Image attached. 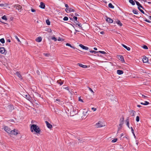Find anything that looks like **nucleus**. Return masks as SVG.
Segmentation results:
<instances>
[{
  "label": "nucleus",
  "instance_id": "nucleus-58",
  "mask_svg": "<svg viewBox=\"0 0 151 151\" xmlns=\"http://www.w3.org/2000/svg\"><path fill=\"white\" fill-rule=\"evenodd\" d=\"M127 126L129 128V122H127Z\"/></svg>",
  "mask_w": 151,
  "mask_h": 151
},
{
  "label": "nucleus",
  "instance_id": "nucleus-14",
  "mask_svg": "<svg viewBox=\"0 0 151 151\" xmlns=\"http://www.w3.org/2000/svg\"><path fill=\"white\" fill-rule=\"evenodd\" d=\"M5 51V50L4 47L0 48V52L2 54H4Z\"/></svg>",
  "mask_w": 151,
  "mask_h": 151
},
{
  "label": "nucleus",
  "instance_id": "nucleus-44",
  "mask_svg": "<svg viewBox=\"0 0 151 151\" xmlns=\"http://www.w3.org/2000/svg\"><path fill=\"white\" fill-rule=\"evenodd\" d=\"M140 8L141 7H138V9H139L140 11L142 12V13L144 14V11L142 10V9H140Z\"/></svg>",
  "mask_w": 151,
  "mask_h": 151
},
{
  "label": "nucleus",
  "instance_id": "nucleus-46",
  "mask_svg": "<svg viewBox=\"0 0 151 151\" xmlns=\"http://www.w3.org/2000/svg\"><path fill=\"white\" fill-rule=\"evenodd\" d=\"M88 89L93 94L94 92L93 90L90 88H88Z\"/></svg>",
  "mask_w": 151,
  "mask_h": 151
},
{
  "label": "nucleus",
  "instance_id": "nucleus-50",
  "mask_svg": "<svg viewBox=\"0 0 151 151\" xmlns=\"http://www.w3.org/2000/svg\"><path fill=\"white\" fill-rule=\"evenodd\" d=\"M144 104H145V105H147L148 104H149V103L147 101H145L144 103Z\"/></svg>",
  "mask_w": 151,
  "mask_h": 151
},
{
  "label": "nucleus",
  "instance_id": "nucleus-26",
  "mask_svg": "<svg viewBox=\"0 0 151 151\" xmlns=\"http://www.w3.org/2000/svg\"><path fill=\"white\" fill-rule=\"evenodd\" d=\"M136 3L137 5L138 6V7H141V8H142V6H141V4H140V3L139 2H138L137 1H136Z\"/></svg>",
  "mask_w": 151,
  "mask_h": 151
},
{
  "label": "nucleus",
  "instance_id": "nucleus-13",
  "mask_svg": "<svg viewBox=\"0 0 151 151\" xmlns=\"http://www.w3.org/2000/svg\"><path fill=\"white\" fill-rule=\"evenodd\" d=\"M79 46L83 49L85 50H88V47H86L82 44L79 45Z\"/></svg>",
  "mask_w": 151,
  "mask_h": 151
},
{
  "label": "nucleus",
  "instance_id": "nucleus-61",
  "mask_svg": "<svg viewBox=\"0 0 151 151\" xmlns=\"http://www.w3.org/2000/svg\"><path fill=\"white\" fill-rule=\"evenodd\" d=\"M140 104H141L143 105H145V104H144V103H142V102L140 103Z\"/></svg>",
  "mask_w": 151,
  "mask_h": 151
},
{
  "label": "nucleus",
  "instance_id": "nucleus-1",
  "mask_svg": "<svg viewBox=\"0 0 151 151\" xmlns=\"http://www.w3.org/2000/svg\"><path fill=\"white\" fill-rule=\"evenodd\" d=\"M31 131L32 132H34L35 134H40V130L38 126L35 124H32L30 127Z\"/></svg>",
  "mask_w": 151,
  "mask_h": 151
},
{
  "label": "nucleus",
  "instance_id": "nucleus-17",
  "mask_svg": "<svg viewBox=\"0 0 151 151\" xmlns=\"http://www.w3.org/2000/svg\"><path fill=\"white\" fill-rule=\"evenodd\" d=\"M42 38L40 37H38L37 38H36V40L37 42H40L42 41Z\"/></svg>",
  "mask_w": 151,
  "mask_h": 151
},
{
  "label": "nucleus",
  "instance_id": "nucleus-24",
  "mask_svg": "<svg viewBox=\"0 0 151 151\" xmlns=\"http://www.w3.org/2000/svg\"><path fill=\"white\" fill-rule=\"evenodd\" d=\"M131 131H132V133L134 138H136V136L135 135V134L134 133V130H133V128H132V127H131Z\"/></svg>",
  "mask_w": 151,
  "mask_h": 151
},
{
  "label": "nucleus",
  "instance_id": "nucleus-57",
  "mask_svg": "<svg viewBox=\"0 0 151 151\" xmlns=\"http://www.w3.org/2000/svg\"><path fill=\"white\" fill-rule=\"evenodd\" d=\"M4 6V4H0V6Z\"/></svg>",
  "mask_w": 151,
  "mask_h": 151
},
{
  "label": "nucleus",
  "instance_id": "nucleus-25",
  "mask_svg": "<svg viewBox=\"0 0 151 151\" xmlns=\"http://www.w3.org/2000/svg\"><path fill=\"white\" fill-rule=\"evenodd\" d=\"M109 7L113 9L114 8V6L111 3H109L108 5Z\"/></svg>",
  "mask_w": 151,
  "mask_h": 151
},
{
  "label": "nucleus",
  "instance_id": "nucleus-9",
  "mask_svg": "<svg viewBox=\"0 0 151 151\" xmlns=\"http://www.w3.org/2000/svg\"><path fill=\"white\" fill-rule=\"evenodd\" d=\"M106 20L107 22L110 23H112L113 22L111 19L107 17H106Z\"/></svg>",
  "mask_w": 151,
  "mask_h": 151
},
{
  "label": "nucleus",
  "instance_id": "nucleus-47",
  "mask_svg": "<svg viewBox=\"0 0 151 151\" xmlns=\"http://www.w3.org/2000/svg\"><path fill=\"white\" fill-rule=\"evenodd\" d=\"M143 47L144 49H148V47H147V46L145 45H144Z\"/></svg>",
  "mask_w": 151,
  "mask_h": 151
},
{
  "label": "nucleus",
  "instance_id": "nucleus-7",
  "mask_svg": "<svg viewBox=\"0 0 151 151\" xmlns=\"http://www.w3.org/2000/svg\"><path fill=\"white\" fill-rule=\"evenodd\" d=\"M4 129L8 133L10 134L11 130L8 127L5 126L4 128Z\"/></svg>",
  "mask_w": 151,
  "mask_h": 151
},
{
  "label": "nucleus",
  "instance_id": "nucleus-12",
  "mask_svg": "<svg viewBox=\"0 0 151 151\" xmlns=\"http://www.w3.org/2000/svg\"><path fill=\"white\" fill-rule=\"evenodd\" d=\"M142 61L144 63H147L148 61V59L147 57H145L142 58Z\"/></svg>",
  "mask_w": 151,
  "mask_h": 151
},
{
  "label": "nucleus",
  "instance_id": "nucleus-10",
  "mask_svg": "<svg viewBox=\"0 0 151 151\" xmlns=\"http://www.w3.org/2000/svg\"><path fill=\"white\" fill-rule=\"evenodd\" d=\"M55 102H56L58 104L60 105L62 104L63 103L62 101H60V100L59 99H56L55 100Z\"/></svg>",
  "mask_w": 151,
  "mask_h": 151
},
{
  "label": "nucleus",
  "instance_id": "nucleus-49",
  "mask_svg": "<svg viewBox=\"0 0 151 151\" xmlns=\"http://www.w3.org/2000/svg\"><path fill=\"white\" fill-rule=\"evenodd\" d=\"M47 31L48 32H52V30H51V29H50L48 28L47 30Z\"/></svg>",
  "mask_w": 151,
  "mask_h": 151
},
{
  "label": "nucleus",
  "instance_id": "nucleus-15",
  "mask_svg": "<svg viewBox=\"0 0 151 151\" xmlns=\"http://www.w3.org/2000/svg\"><path fill=\"white\" fill-rule=\"evenodd\" d=\"M15 75L16 76H17L19 79H22V76H21V75H20V74L19 72H17L15 73Z\"/></svg>",
  "mask_w": 151,
  "mask_h": 151
},
{
  "label": "nucleus",
  "instance_id": "nucleus-52",
  "mask_svg": "<svg viewBox=\"0 0 151 151\" xmlns=\"http://www.w3.org/2000/svg\"><path fill=\"white\" fill-rule=\"evenodd\" d=\"M73 18L75 20H77V17H73Z\"/></svg>",
  "mask_w": 151,
  "mask_h": 151
},
{
  "label": "nucleus",
  "instance_id": "nucleus-54",
  "mask_svg": "<svg viewBox=\"0 0 151 151\" xmlns=\"http://www.w3.org/2000/svg\"><path fill=\"white\" fill-rule=\"evenodd\" d=\"M145 21H146V22H149V23H150V21L147 19H146L145 20Z\"/></svg>",
  "mask_w": 151,
  "mask_h": 151
},
{
  "label": "nucleus",
  "instance_id": "nucleus-5",
  "mask_svg": "<svg viewBox=\"0 0 151 151\" xmlns=\"http://www.w3.org/2000/svg\"><path fill=\"white\" fill-rule=\"evenodd\" d=\"M19 134L18 131L17 130L14 129L13 130H11L10 134H14L16 135Z\"/></svg>",
  "mask_w": 151,
  "mask_h": 151
},
{
  "label": "nucleus",
  "instance_id": "nucleus-53",
  "mask_svg": "<svg viewBox=\"0 0 151 151\" xmlns=\"http://www.w3.org/2000/svg\"><path fill=\"white\" fill-rule=\"evenodd\" d=\"M31 10V11L33 12H35V10L33 9H32Z\"/></svg>",
  "mask_w": 151,
  "mask_h": 151
},
{
  "label": "nucleus",
  "instance_id": "nucleus-34",
  "mask_svg": "<svg viewBox=\"0 0 151 151\" xmlns=\"http://www.w3.org/2000/svg\"><path fill=\"white\" fill-rule=\"evenodd\" d=\"M117 138H116V139H113L111 141V142L112 143H114V142H116L117 141Z\"/></svg>",
  "mask_w": 151,
  "mask_h": 151
},
{
  "label": "nucleus",
  "instance_id": "nucleus-32",
  "mask_svg": "<svg viewBox=\"0 0 151 151\" xmlns=\"http://www.w3.org/2000/svg\"><path fill=\"white\" fill-rule=\"evenodd\" d=\"M46 22L47 24L48 25L50 24V22L48 20H47L46 21Z\"/></svg>",
  "mask_w": 151,
  "mask_h": 151
},
{
  "label": "nucleus",
  "instance_id": "nucleus-63",
  "mask_svg": "<svg viewBox=\"0 0 151 151\" xmlns=\"http://www.w3.org/2000/svg\"><path fill=\"white\" fill-rule=\"evenodd\" d=\"M137 106L139 107H141V106L140 105H137Z\"/></svg>",
  "mask_w": 151,
  "mask_h": 151
},
{
  "label": "nucleus",
  "instance_id": "nucleus-60",
  "mask_svg": "<svg viewBox=\"0 0 151 151\" xmlns=\"http://www.w3.org/2000/svg\"><path fill=\"white\" fill-rule=\"evenodd\" d=\"M93 49L94 50H97V49L96 47H94L93 48Z\"/></svg>",
  "mask_w": 151,
  "mask_h": 151
},
{
  "label": "nucleus",
  "instance_id": "nucleus-19",
  "mask_svg": "<svg viewBox=\"0 0 151 151\" xmlns=\"http://www.w3.org/2000/svg\"><path fill=\"white\" fill-rule=\"evenodd\" d=\"M117 73L119 75H121L123 74V72L122 70H117Z\"/></svg>",
  "mask_w": 151,
  "mask_h": 151
},
{
  "label": "nucleus",
  "instance_id": "nucleus-22",
  "mask_svg": "<svg viewBox=\"0 0 151 151\" xmlns=\"http://www.w3.org/2000/svg\"><path fill=\"white\" fill-rule=\"evenodd\" d=\"M24 96L28 100H29L30 99V96L29 94L24 95Z\"/></svg>",
  "mask_w": 151,
  "mask_h": 151
},
{
  "label": "nucleus",
  "instance_id": "nucleus-56",
  "mask_svg": "<svg viewBox=\"0 0 151 151\" xmlns=\"http://www.w3.org/2000/svg\"><path fill=\"white\" fill-rule=\"evenodd\" d=\"M44 55L46 56H49V54H44Z\"/></svg>",
  "mask_w": 151,
  "mask_h": 151
},
{
  "label": "nucleus",
  "instance_id": "nucleus-48",
  "mask_svg": "<svg viewBox=\"0 0 151 151\" xmlns=\"http://www.w3.org/2000/svg\"><path fill=\"white\" fill-rule=\"evenodd\" d=\"M91 109L93 111H96V108H94V107H92L91 108Z\"/></svg>",
  "mask_w": 151,
  "mask_h": 151
},
{
  "label": "nucleus",
  "instance_id": "nucleus-2",
  "mask_svg": "<svg viewBox=\"0 0 151 151\" xmlns=\"http://www.w3.org/2000/svg\"><path fill=\"white\" fill-rule=\"evenodd\" d=\"M78 112V109L74 107H73L71 109L70 114L72 116H73L77 114Z\"/></svg>",
  "mask_w": 151,
  "mask_h": 151
},
{
  "label": "nucleus",
  "instance_id": "nucleus-29",
  "mask_svg": "<svg viewBox=\"0 0 151 151\" xmlns=\"http://www.w3.org/2000/svg\"><path fill=\"white\" fill-rule=\"evenodd\" d=\"M1 18L2 19L5 20H7V19L5 15H4L3 16L1 17Z\"/></svg>",
  "mask_w": 151,
  "mask_h": 151
},
{
  "label": "nucleus",
  "instance_id": "nucleus-43",
  "mask_svg": "<svg viewBox=\"0 0 151 151\" xmlns=\"http://www.w3.org/2000/svg\"><path fill=\"white\" fill-rule=\"evenodd\" d=\"M98 52H100V53L101 54H104L106 53L104 51H98Z\"/></svg>",
  "mask_w": 151,
  "mask_h": 151
},
{
  "label": "nucleus",
  "instance_id": "nucleus-37",
  "mask_svg": "<svg viewBox=\"0 0 151 151\" xmlns=\"http://www.w3.org/2000/svg\"><path fill=\"white\" fill-rule=\"evenodd\" d=\"M136 121L137 122H138L139 121V116H137L136 118Z\"/></svg>",
  "mask_w": 151,
  "mask_h": 151
},
{
  "label": "nucleus",
  "instance_id": "nucleus-21",
  "mask_svg": "<svg viewBox=\"0 0 151 151\" xmlns=\"http://www.w3.org/2000/svg\"><path fill=\"white\" fill-rule=\"evenodd\" d=\"M116 23L118 24L119 26H122V24L121 22L119 20H117L116 21Z\"/></svg>",
  "mask_w": 151,
  "mask_h": 151
},
{
  "label": "nucleus",
  "instance_id": "nucleus-31",
  "mask_svg": "<svg viewBox=\"0 0 151 151\" xmlns=\"http://www.w3.org/2000/svg\"><path fill=\"white\" fill-rule=\"evenodd\" d=\"M57 82L61 85L63 84V82L61 81V80L58 81Z\"/></svg>",
  "mask_w": 151,
  "mask_h": 151
},
{
  "label": "nucleus",
  "instance_id": "nucleus-36",
  "mask_svg": "<svg viewBox=\"0 0 151 151\" xmlns=\"http://www.w3.org/2000/svg\"><path fill=\"white\" fill-rule=\"evenodd\" d=\"M51 39L54 40V41H56L57 40V38L55 37H52L51 38Z\"/></svg>",
  "mask_w": 151,
  "mask_h": 151
},
{
  "label": "nucleus",
  "instance_id": "nucleus-59",
  "mask_svg": "<svg viewBox=\"0 0 151 151\" xmlns=\"http://www.w3.org/2000/svg\"><path fill=\"white\" fill-rule=\"evenodd\" d=\"M65 89L67 90H69V88H68V87H66L65 88H64Z\"/></svg>",
  "mask_w": 151,
  "mask_h": 151
},
{
  "label": "nucleus",
  "instance_id": "nucleus-11",
  "mask_svg": "<svg viewBox=\"0 0 151 151\" xmlns=\"http://www.w3.org/2000/svg\"><path fill=\"white\" fill-rule=\"evenodd\" d=\"M45 122L46 124V125L47 127L49 128V129H51L52 127V126L47 121H45Z\"/></svg>",
  "mask_w": 151,
  "mask_h": 151
},
{
  "label": "nucleus",
  "instance_id": "nucleus-27",
  "mask_svg": "<svg viewBox=\"0 0 151 151\" xmlns=\"http://www.w3.org/2000/svg\"><path fill=\"white\" fill-rule=\"evenodd\" d=\"M87 111H83V116H86L87 115Z\"/></svg>",
  "mask_w": 151,
  "mask_h": 151
},
{
  "label": "nucleus",
  "instance_id": "nucleus-16",
  "mask_svg": "<svg viewBox=\"0 0 151 151\" xmlns=\"http://www.w3.org/2000/svg\"><path fill=\"white\" fill-rule=\"evenodd\" d=\"M39 6L41 8L44 9L45 7V6L43 3L41 2L40 3V5Z\"/></svg>",
  "mask_w": 151,
  "mask_h": 151
},
{
  "label": "nucleus",
  "instance_id": "nucleus-28",
  "mask_svg": "<svg viewBox=\"0 0 151 151\" xmlns=\"http://www.w3.org/2000/svg\"><path fill=\"white\" fill-rule=\"evenodd\" d=\"M129 2L132 5H134L135 4V3L133 0H129Z\"/></svg>",
  "mask_w": 151,
  "mask_h": 151
},
{
  "label": "nucleus",
  "instance_id": "nucleus-41",
  "mask_svg": "<svg viewBox=\"0 0 151 151\" xmlns=\"http://www.w3.org/2000/svg\"><path fill=\"white\" fill-rule=\"evenodd\" d=\"M66 45L67 46H69L70 47H71L73 48V47H72L70 44L69 43H67L66 44Z\"/></svg>",
  "mask_w": 151,
  "mask_h": 151
},
{
  "label": "nucleus",
  "instance_id": "nucleus-20",
  "mask_svg": "<svg viewBox=\"0 0 151 151\" xmlns=\"http://www.w3.org/2000/svg\"><path fill=\"white\" fill-rule=\"evenodd\" d=\"M78 65L80 67H81L83 68H86L87 67V65H83L81 64L78 63Z\"/></svg>",
  "mask_w": 151,
  "mask_h": 151
},
{
  "label": "nucleus",
  "instance_id": "nucleus-38",
  "mask_svg": "<svg viewBox=\"0 0 151 151\" xmlns=\"http://www.w3.org/2000/svg\"><path fill=\"white\" fill-rule=\"evenodd\" d=\"M133 12L134 14H138V12L137 11L135 10H133Z\"/></svg>",
  "mask_w": 151,
  "mask_h": 151
},
{
  "label": "nucleus",
  "instance_id": "nucleus-39",
  "mask_svg": "<svg viewBox=\"0 0 151 151\" xmlns=\"http://www.w3.org/2000/svg\"><path fill=\"white\" fill-rule=\"evenodd\" d=\"M78 101H81L82 102H83V100L81 98V97H80L79 98Z\"/></svg>",
  "mask_w": 151,
  "mask_h": 151
},
{
  "label": "nucleus",
  "instance_id": "nucleus-64",
  "mask_svg": "<svg viewBox=\"0 0 151 151\" xmlns=\"http://www.w3.org/2000/svg\"><path fill=\"white\" fill-rule=\"evenodd\" d=\"M149 18L150 19V20H151V16H149Z\"/></svg>",
  "mask_w": 151,
  "mask_h": 151
},
{
  "label": "nucleus",
  "instance_id": "nucleus-30",
  "mask_svg": "<svg viewBox=\"0 0 151 151\" xmlns=\"http://www.w3.org/2000/svg\"><path fill=\"white\" fill-rule=\"evenodd\" d=\"M0 42L2 43H4L5 42V40L4 38H1L0 39Z\"/></svg>",
  "mask_w": 151,
  "mask_h": 151
},
{
  "label": "nucleus",
  "instance_id": "nucleus-40",
  "mask_svg": "<svg viewBox=\"0 0 151 151\" xmlns=\"http://www.w3.org/2000/svg\"><path fill=\"white\" fill-rule=\"evenodd\" d=\"M90 52L91 53H94V54H95L97 52H96L94 50H91V51H90Z\"/></svg>",
  "mask_w": 151,
  "mask_h": 151
},
{
  "label": "nucleus",
  "instance_id": "nucleus-6",
  "mask_svg": "<svg viewBox=\"0 0 151 151\" xmlns=\"http://www.w3.org/2000/svg\"><path fill=\"white\" fill-rule=\"evenodd\" d=\"M13 6L16 8V9L18 10L19 11L21 12L22 10V6L19 5L17 4Z\"/></svg>",
  "mask_w": 151,
  "mask_h": 151
},
{
  "label": "nucleus",
  "instance_id": "nucleus-8",
  "mask_svg": "<svg viewBox=\"0 0 151 151\" xmlns=\"http://www.w3.org/2000/svg\"><path fill=\"white\" fill-rule=\"evenodd\" d=\"M117 58L122 62H124V58L122 55H118L117 56Z\"/></svg>",
  "mask_w": 151,
  "mask_h": 151
},
{
  "label": "nucleus",
  "instance_id": "nucleus-51",
  "mask_svg": "<svg viewBox=\"0 0 151 151\" xmlns=\"http://www.w3.org/2000/svg\"><path fill=\"white\" fill-rule=\"evenodd\" d=\"M58 41H61L63 40V39L60 37H59L58 39Z\"/></svg>",
  "mask_w": 151,
  "mask_h": 151
},
{
  "label": "nucleus",
  "instance_id": "nucleus-35",
  "mask_svg": "<svg viewBox=\"0 0 151 151\" xmlns=\"http://www.w3.org/2000/svg\"><path fill=\"white\" fill-rule=\"evenodd\" d=\"M15 38L17 40V41L19 42H20V43H21V42L20 41L19 39V38L17 36H15Z\"/></svg>",
  "mask_w": 151,
  "mask_h": 151
},
{
  "label": "nucleus",
  "instance_id": "nucleus-23",
  "mask_svg": "<svg viewBox=\"0 0 151 151\" xmlns=\"http://www.w3.org/2000/svg\"><path fill=\"white\" fill-rule=\"evenodd\" d=\"M135 113V111H132L130 112V115L132 116H134V114Z\"/></svg>",
  "mask_w": 151,
  "mask_h": 151
},
{
  "label": "nucleus",
  "instance_id": "nucleus-42",
  "mask_svg": "<svg viewBox=\"0 0 151 151\" xmlns=\"http://www.w3.org/2000/svg\"><path fill=\"white\" fill-rule=\"evenodd\" d=\"M63 19L64 21H67L68 20V18L67 17H65Z\"/></svg>",
  "mask_w": 151,
  "mask_h": 151
},
{
  "label": "nucleus",
  "instance_id": "nucleus-62",
  "mask_svg": "<svg viewBox=\"0 0 151 151\" xmlns=\"http://www.w3.org/2000/svg\"><path fill=\"white\" fill-rule=\"evenodd\" d=\"M7 42H11L10 40H9V39L8 40H7Z\"/></svg>",
  "mask_w": 151,
  "mask_h": 151
},
{
  "label": "nucleus",
  "instance_id": "nucleus-4",
  "mask_svg": "<svg viewBox=\"0 0 151 151\" xmlns=\"http://www.w3.org/2000/svg\"><path fill=\"white\" fill-rule=\"evenodd\" d=\"M105 125L101 122L99 121L95 125V126L97 128L105 126Z\"/></svg>",
  "mask_w": 151,
  "mask_h": 151
},
{
  "label": "nucleus",
  "instance_id": "nucleus-3",
  "mask_svg": "<svg viewBox=\"0 0 151 151\" xmlns=\"http://www.w3.org/2000/svg\"><path fill=\"white\" fill-rule=\"evenodd\" d=\"M65 6L66 8L65 9V10L67 13H69L74 12V10L71 8H69L67 4H65Z\"/></svg>",
  "mask_w": 151,
  "mask_h": 151
},
{
  "label": "nucleus",
  "instance_id": "nucleus-45",
  "mask_svg": "<svg viewBox=\"0 0 151 151\" xmlns=\"http://www.w3.org/2000/svg\"><path fill=\"white\" fill-rule=\"evenodd\" d=\"M140 94V95L142 96V98H143L145 99L147 97L145 95H144L143 94Z\"/></svg>",
  "mask_w": 151,
  "mask_h": 151
},
{
  "label": "nucleus",
  "instance_id": "nucleus-55",
  "mask_svg": "<svg viewBox=\"0 0 151 151\" xmlns=\"http://www.w3.org/2000/svg\"><path fill=\"white\" fill-rule=\"evenodd\" d=\"M100 33L101 34L103 35L104 34V32L103 31H101L100 32Z\"/></svg>",
  "mask_w": 151,
  "mask_h": 151
},
{
  "label": "nucleus",
  "instance_id": "nucleus-18",
  "mask_svg": "<svg viewBox=\"0 0 151 151\" xmlns=\"http://www.w3.org/2000/svg\"><path fill=\"white\" fill-rule=\"evenodd\" d=\"M122 46H123L124 48L127 49V50L128 51H129L130 50V47H127L126 45H124L123 44H122Z\"/></svg>",
  "mask_w": 151,
  "mask_h": 151
},
{
  "label": "nucleus",
  "instance_id": "nucleus-33",
  "mask_svg": "<svg viewBox=\"0 0 151 151\" xmlns=\"http://www.w3.org/2000/svg\"><path fill=\"white\" fill-rule=\"evenodd\" d=\"M76 25H77L78 26L79 28L81 29L82 28L81 24H80L79 23H76Z\"/></svg>",
  "mask_w": 151,
  "mask_h": 151
}]
</instances>
